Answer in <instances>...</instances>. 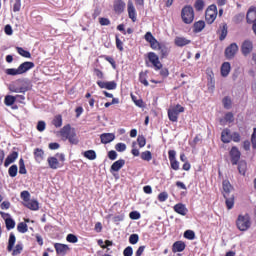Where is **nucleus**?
<instances>
[{
  "label": "nucleus",
  "mask_w": 256,
  "mask_h": 256,
  "mask_svg": "<svg viewBox=\"0 0 256 256\" xmlns=\"http://www.w3.org/2000/svg\"><path fill=\"white\" fill-rule=\"evenodd\" d=\"M60 136L64 141H69L70 145H79V137H77V132L71 127V124L63 126L60 130Z\"/></svg>",
  "instance_id": "obj_1"
},
{
  "label": "nucleus",
  "mask_w": 256,
  "mask_h": 256,
  "mask_svg": "<svg viewBox=\"0 0 256 256\" xmlns=\"http://www.w3.org/2000/svg\"><path fill=\"white\" fill-rule=\"evenodd\" d=\"M35 67V63L26 61L19 65L18 68H8L6 69V75H12L15 77L16 75H23V73H27V71H31Z\"/></svg>",
  "instance_id": "obj_2"
},
{
  "label": "nucleus",
  "mask_w": 256,
  "mask_h": 256,
  "mask_svg": "<svg viewBox=\"0 0 256 256\" xmlns=\"http://www.w3.org/2000/svg\"><path fill=\"white\" fill-rule=\"evenodd\" d=\"M221 141L225 144L231 143V141L241 143V134L239 132L231 133V129L225 128L221 132Z\"/></svg>",
  "instance_id": "obj_3"
},
{
  "label": "nucleus",
  "mask_w": 256,
  "mask_h": 256,
  "mask_svg": "<svg viewBox=\"0 0 256 256\" xmlns=\"http://www.w3.org/2000/svg\"><path fill=\"white\" fill-rule=\"evenodd\" d=\"M181 19L185 25H191L195 21V10L193 6L186 5L181 10Z\"/></svg>",
  "instance_id": "obj_4"
},
{
  "label": "nucleus",
  "mask_w": 256,
  "mask_h": 256,
  "mask_svg": "<svg viewBox=\"0 0 256 256\" xmlns=\"http://www.w3.org/2000/svg\"><path fill=\"white\" fill-rule=\"evenodd\" d=\"M236 227L239 231H249L251 229V216L247 213L238 215Z\"/></svg>",
  "instance_id": "obj_5"
},
{
  "label": "nucleus",
  "mask_w": 256,
  "mask_h": 256,
  "mask_svg": "<svg viewBox=\"0 0 256 256\" xmlns=\"http://www.w3.org/2000/svg\"><path fill=\"white\" fill-rule=\"evenodd\" d=\"M61 163H65V154L63 153H57L56 157L55 156H50L47 159V163L50 167V169H59V167H63V164Z\"/></svg>",
  "instance_id": "obj_6"
},
{
  "label": "nucleus",
  "mask_w": 256,
  "mask_h": 256,
  "mask_svg": "<svg viewBox=\"0 0 256 256\" xmlns=\"http://www.w3.org/2000/svg\"><path fill=\"white\" fill-rule=\"evenodd\" d=\"M184 112L185 108L181 104H177L173 108L168 109V118L172 123H177L179 121V114Z\"/></svg>",
  "instance_id": "obj_7"
},
{
  "label": "nucleus",
  "mask_w": 256,
  "mask_h": 256,
  "mask_svg": "<svg viewBox=\"0 0 256 256\" xmlns=\"http://www.w3.org/2000/svg\"><path fill=\"white\" fill-rule=\"evenodd\" d=\"M205 19L208 25L215 23V19H217V6L215 4L208 6L205 12Z\"/></svg>",
  "instance_id": "obj_8"
},
{
  "label": "nucleus",
  "mask_w": 256,
  "mask_h": 256,
  "mask_svg": "<svg viewBox=\"0 0 256 256\" xmlns=\"http://www.w3.org/2000/svg\"><path fill=\"white\" fill-rule=\"evenodd\" d=\"M147 58L155 71H161V69H163V63H161L159 60V55H157L155 52H148Z\"/></svg>",
  "instance_id": "obj_9"
},
{
  "label": "nucleus",
  "mask_w": 256,
  "mask_h": 256,
  "mask_svg": "<svg viewBox=\"0 0 256 256\" xmlns=\"http://www.w3.org/2000/svg\"><path fill=\"white\" fill-rule=\"evenodd\" d=\"M168 159L170 161L171 169L179 171V161H177V152L175 150L168 151Z\"/></svg>",
  "instance_id": "obj_10"
},
{
  "label": "nucleus",
  "mask_w": 256,
  "mask_h": 256,
  "mask_svg": "<svg viewBox=\"0 0 256 256\" xmlns=\"http://www.w3.org/2000/svg\"><path fill=\"white\" fill-rule=\"evenodd\" d=\"M238 51H239V46L237 45V43H231L225 49V57H226V59H234L235 55H237Z\"/></svg>",
  "instance_id": "obj_11"
},
{
  "label": "nucleus",
  "mask_w": 256,
  "mask_h": 256,
  "mask_svg": "<svg viewBox=\"0 0 256 256\" xmlns=\"http://www.w3.org/2000/svg\"><path fill=\"white\" fill-rule=\"evenodd\" d=\"M232 165H237L241 159V151L237 146H233L229 152Z\"/></svg>",
  "instance_id": "obj_12"
},
{
  "label": "nucleus",
  "mask_w": 256,
  "mask_h": 256,
  "mask_svg": "<svg viewBox=\"0 0 256 256\" xmlns=\"http://www.w3.org/2000/svg\"><path fill=\"white\" fill-rule=\"evenodd\" d=\"M96 83L100 89H107L108 91H113L117 89V82L115 81L105 82V81L98 80Z\"/></svg>",
  "instance_id": "obj_13"
},
{
  "label": "nucleus",
  "mask_w": 256,
  "mask_h": 256,
  "mask_svg": "<svg viewBox=\"0 0 256 256\" xmlns=\"http://www.w3.org/2000/svg\"><path fill=\"white\" fill-rule=\"evenodd\" d=\"M128 17L133 23L137 21V11L135 10V5L133 1L129 0L127 4Z\"/></svg>",
  "instance_id": "obj_14"
},
{
  "label": "nucleus",
  "mask_w": 256,
  "mask_h": 256,
  "mask_svg": "<svg viewBox=\"0 0 256 256\" xmlns=\"http://www.w3.org/2000/svg\"><path fill=\"white\" fill-rule=\"evenodd\" d=\"M252 51H253V42L251 40H245L241 46L242 55H244V57H247V55H250Z\"/></svg>",
  "instance_id": "obj_15"
},
{
  "label": "nucleus",
  "mask_w": 256,
  "mask_h": 256,
  "mask_svg": "<svg viewBox=\"0 0 256 256\" xmlns=\"http://www.w3.org/2000/svg\"><path fill=\"white\" fill-rule=\"evenodd\" d=\"M54 248L56 251V254L59 256H66L67 252L70 251V248L66 244H61V243H55Z\"/></svg>",
  "instance_id": "obj_16"
},
{
  "label": "nucleus",
  "mask_w": 256,
  "mask_h": 256,
  "mask_svg": "<svg viewBox=\"0 0 256 256\" xmlns=\"http://www.w3.org/2000/svg\"><path fill=\"white\" fill-rule=\"evenodd\" d=\"M125 1L123 0H114L113 2V10L116 13V15H121L125 11Z\"/></svg>",
  "instance_id": "obj_17"
},
{
  "label": "nucleus",
  "mask_w": 256,
  "mask_h": 256,
  "mask_svg": "<svg viewBox=\"0 0 256 256\" xmlns=\"http://www.w3.org/2000/svg\"><path fill=\"white\" fill-rule=\"evenodd\" d=\"M222 189L223 197H227L228 195H231V191H233V186L231 185V182H229V180H223Z\"/></svg>",
  "instance_id": "obj_18"
},
{
  "label": "nucleus",
  "mask_w": 256,
  "mask_h": 256,
  "mask_svg": "<svg viewBox=\"0 0 256 256\" xmlns=\"http://www.w3.org/2000/svg\"><path fill=\"white\" fill-rule=\"evenodd\" d=\"M227 33H228L227 23H222L219 26V29L217 30V35H219V39L221 41H225V39L227 38Z\"/></svg>",
  "instance_id": "obj_19"
},
{
  "label": "nucleus",
  "mask_w": 256,
  "mask_h": 256,
  "mask_svg": "<svg viewBox=\"0 0 256 256\" xmlns=\"http://www.w3.org/2000/svg\"><path fill=\"white\" fill-rule=\"evenodd\" d=\"M18 157H19V152L13 151L12 153H10L4 161V167H9L11 163H15Z\"/></svg>",
  "instance_id": "obj_20"
},
{
  "label": "nucleus",
  "mask_w": 256,
  "mask_h": 256,
  "mask_svg": "<svg viewBox=\"0 0 256 256\" xmlns=\"http://www.w3.org/2000/svg\"><path fill=\"white\" fill-rule=\"evenodd\" d=\"M125 167V160L124 159H119L115 161L110 168L111 173L121 171Z\"/></svg>",
  "instance_id": "obj_21"
},
{
  "label": "nucleus",
  "mask_w": 256,
  "mask_h": 256,
  "mask_svg": "<svg viewBox=\"0 0 256 256\" xmlns=\"http://www.w3.org/2000/svg\"><path fill=\"white\" fill-rule=\"evenodd\" d=\"M246 21L247 23H256V8L251 7L249 8L247 15H246Z\"/></svg>",
  "instance_id": "obj_22"
},
{
  "label": "nucleus",
  "mask_w": 256,
  "mask_h": 256,
  "mask_svg": "<svg viewBox=\"0 0 256 256\" xmlns=\"http://www.w3.org/2000/svg\"><path fill=\"white\" fill-rule=\"evenodd\" d=\"M190 43H191V40H189L185 37L177 36L174 39V45H176V47H185L186 45H189Z\"/></svg>",
  "instance_id": "obj_23"
},
{
  "label": "nucleus",
  "mask_w": 256,
  "mask_h": 256,
  "mask_svg": "<svg viewBox=\"0 0 256 256\" xmlns=\"http://www.w3.org/2000/svg\"><path fill=\"white\" fill-rule=\"evenodd\" d=\"M185 247H186L185 242L176 241L172 245V252L173 253H181V252L185 251Z\"/></svg>",
  "instance_id": "obj_24"
},
{
  "label": "nucleus",
  "mask_w": 256,
  "mask_h": 256,
  "mask_svg": "<svg viewBox=\"0 0 256 256\" xmlns=\"http://www.w3.org/2000/svg\"><path fill=\"white\" fill-rule=\"evenodd\" d=\"M9 90L11 93H27L29 91V83L25 82L22 87L10 86Z\"/></svg>",
  "instance_id": "obj_25"
},
{
  "label": "nucleus",
  "mask_w": 256,
  "mask_h": 256,
  "mask_svg": "<svg viewBox=\"0 0 256 256\" xmlns=\"http://www.w3.org/2000/svg\"><path fill=\"white\" fill-rule=\"evenodd\" d=\"M173 209H174L175 213H178V215H182V216L187 215V213L189 211L187 209V207H185V204H183V203H178V204L174 205Z\"/></svg>",
  "instance_id": "obj_26"
},
{
  "label": "nucleus",
  "mask_w": 256,
  "mask_h": 256,
  "mask_svg": "<svg viewBox=\"0 0 256 256\" xmlns=\"http://www.w3.org/2000/svg\"><path fill=\"white\" fill-rule=\"evenodd\" d=\"M224 199H225V205L228 211H231V209L235 207V195L229 194L227 197H224Z\"/></svg>",
  "instance_id": "obj_27"
},
{
  "label": "nucleus",
  "mask_w": 256,
  "mask_h": 256,
  "mask_svg": "<svg viewBox=\"0 0 256 256\" xmlns=\"http://www.w3.org/2000/svg\"><path fill=\"white\" fill-rule=\"evenodd\" d=\"M101 143L107 145V143H111V141L115 140V134L113 133H104L100 136Z\"/></svg>",
  "instance_id": "obj_28"
},
{
  "label": "nucleus",
  "mask_w": 256,
  "mask_h": 256,
  "mask_svg": "<svg viewBox=\"0 0 256 256\" xmlns=\"http://www.w3.org/2000/svg\"><path fill=\"white\" fill-rule=\"evenodd\" d=\"M45 157V151L41 148L34 149V159L37 163H41Z\"/></svg>",
  "instance_id": "obj_29"
},
{
  "label": "nucleus",
  "mask_w": 256,
  "mask_h": 256,
  "mask_svg": "<svg viewBox=\"0 0 256 256\" xmlns=\"http://www.w3.org/2000/svg\"><path fill=\"white\" fill-rule=\"evenodd\" d=\"M24 207L30 209V211H39V202L37 200H30L27 203H24Z\"/></svg>",
  "instance_id": "obj_30"
},
{
  "label": "nucleus",
  "mask_w": 256,
  "mask_h": 256,
  "mask_svg": "<svg viewBox=\"0 0 256 256\" xmlns=\"http://www.w3.org/2000/svg\"><path fill=\"white\" fill-rule=\"evenodd\" d=\"M231 73V63L224 62L221 66V75L222 77H227Z\"/></svg>",
  "instance_id": "obj_31"
},
{
  "label": "nucleus",
  "mask_w": 256,
  "mask_h": 256,
  "mask_svg": "<svg viewBox=\"0 0 256 256\" xmlns=\"http://www.w3.org/2000/svg\"><path fill=\"white\" fill-rule=\"evenodd\" d=\"M158 51H160V59H167V57H169V48L167 47V45L162 44Z\"/></svg>",
  "instance_id": "obj_32"
},
{
  "label": "nucleus",
  "mask_w": 256,
  "mask_h": 256,
  "mask_svg": "<svg viewBox=\"0 0 256 256\" xmlns=\"http://www.w3.org/2000/svg\"><path fill=\"white\" fill-rule=\"evenodd\" d=\"M194 33H201L205 29V21L199 20L193 25Z\"/></svg>",
  "instance_id": "obj_33"
},
{
  "label": "nucleus",
  "mask_w": 256,
  "mask_h": 256,
  "mask_svg": "<svg viewBox=\"0 0 256 256\" xmlns=\"http://www.w3.org/2000/svg\"><path fill=\"white\" fill-rule=\"evenodd\" d=\"M237 165H238V171H239L240 175H243V177H245V175L247 173V161L242 160V161L238 162Z\"/></svg>",
  "instance_id": "obj_34"
},
{
  "label": "nucleus",
  "mask_w": 256,
  "mask_h": 256,
  "mask_svg": "<svg viewBox=\"0 0 256 256\" xmlns=\"http://www.w3.org/2000/svg\"><path fill=\"white\" fill-rule=\"evenodd\" d=\"M17 241V238L15 237V234L10 233L9 240H8V246L7 251L11 253L13 251V247H15V242Z\"/></svg>",
  "instance_id": "obj_35"
},
{
  "label": "nucleus",
  "mask_w": 256,
  "mask_h": 256,
  "mask_svg": "<svg viewBox=\"0 0 256 256\" xmlns=\"http://www.w3.org/2000/svg\"><path fill=\"white\" fill-rule=\"evenodd\" d=\"M83 155L86 159H89V161H95V159H97V153L95 150L85 151Z\"/></svg>",
  "instance_id": "obj_36"
},
{
  "label": "nucleus",
  "mask_w": 256,
  "mask_h": 256,
  "mask_svg": "<svg viewBox=\"0 0 256 256\" xmlns=\"http://www.w3.org/2000/svg\"><path fill=\"white\" fill-rule=\"evenodd\" d=\"M52 125L56 128L61 127L63 125V116L61 114L56 115L52 120Z\"/></svg>",
  "instance_id": "obj_37"
},
{
  "label": "nucleus",
  "mask_w": 256,
  "mask_h": 256,
  "mask_svg": "<svg viewBox=\"0 0 256 256\" xmlns=\"http://www.w3.org/2000/svg\"><path fill=\"white\" fill-rule=\"evenodd\" d=\"M15 101H17V97L12 95H7L4 98V103L7 107H11V105H14Z\"/></svg>",
  "instance_id": "obj_38"
},
{
  "label": "nucleus",
  "mask_w": 256,
  "mask_h": 256,
  "mask_svg": "<svg viewBox=\"0 0 256 256\" xmlns=\"http://www.w3.org/2000/svg\"><path fill=\"white\" fill-rule=\"evenodd\" d=\"M16 51L21 57H25L26 59H31V52L27 51L21 47H16Z\"/></svg>",
  "instance_id": "obj_39"
},
{
  "label": "nucleus",
  "mask_w": 256,
  "mask_h": 256,
  "mask_svg": "<svg viewBox=\"0 0 256 256\" xmlns=\"http://www.w3.org/2000/svg\"><path fill=\"white\" fill-rule=\"evenodd\" d=\"M140 158L142 159V161L149 162L151 161V159H153V154L151 153V151L146 150L140 154Z\"/></svg>",
  "instance_id": "obj_40"
},
{
  "label": "nucleus",
  "mask_w": 256,
  "mask_h": 256,
  "mask_svg": "<svg viewBox=\"0 0 256 256\" xmlns=\"http://www.w3.org/2000/svg\"><path fill=\"white\" fill-rule=\"evenodd\" d=\"M139 81L144 85V87H149V81H147V72L139 73Z\"/></svg>",
  "instance_id": "obj_41"
},
{
  "label": "nucleus",
  "mask_w": 256,
  "mask_h": 256,
  "mask_svg": "<svg viewBox=\"0 0 256 256\" xmlns=\"http://www.w3.org/2000/svg\"><path fill=\"white\" fill-rule=\"evenodd\" d=\"M194 9L196 11H203L205 9V1L204 0H196L194 3Z\"/></svg>",
  "instance_id": "obj_42"
},
{
  "label": "nucleus",
  "mask_w": 256,
  "mask_h": 256,
  "mask_svg": "<svg viewBox=\"0 0 256 256\" xmlns=\"http://www.w3.org/2000/svg\"><path fill=\"white\" fill-rule=\"evenodd\" d=\"M17 231L19 233H27V231H29V226H27V223H25V222H20L17 225Z\"/></svg>",
  "instance_id": "obj_43"
},
{
  "label": "nucleus",
  "mask_w": 256,
  "mask_h": 256,
  "mask_svg": "<svg viewBox=\"0 0 256 256\" xmlns=\"http://www.w3.org/2000/svg\"><path fill=\"white\" fill-rule=\"evenodd\" d=\"M19 173L20 175H27V168H25V160L23 158L19 160Z\"/></svg>",
  "instance_id": "obj_44"
},
{
  "label": "nucleus",
  "mask_w": 256,
  "mask_h": 256,
  "mask_svg": "<svg viewBox=\"0 0 256 256\" xmlns=\"http://www.w3.org/2000/svg\"><path fill=\"white\" fill-rule=\"evenodd\" d=\"M5 225L6 229L11 231V229H15V220H13V218L6 219Z\"/></svg>",
  "instance_id": "obj_45"
},
{
  "label": "nucleus",
  "mask_w": 256,
  "mask_h": 256,
  "mask_svg": "<svg viewBox=\"0 0 256 256\" xmlns=\"http://www.w3.org/2000/svg\"><path fill=\"white\" fill-rule=\"evenodd\" d=\"M20 197L24 201V203H27L31 199V194L29 193V191L24 190L21 192Z\"/></svg>",
  "instance_id": "obj_46"
},
{
  "label": "nucleus",
  "mask_w": 256,
  "mask_h": 256,
  "mask_svg": "<svg viewBox=\"0 0 256 256\" xmlns=\"http://www.w3.org/2000/svg\"><path fill=\"white\" fill-rule=\"evenodd\" d=\"M222 103L224 105V109H230L231 105H233V102L229 96L224 97Z\"/></svg>",
  "instance_id": "obj_47"
},
{
  "label": "nucleus",
  "mask_w": 256,
  "mask_h": 256,
  "mask_svg": "<svg viewBox=\"0 0 256 256\" xmlns=\"http://www.w3.org/2000/svg\"><path fill=\"white\" fill-rule=\"evenodd\" d=\"M23 251V244H17L14 249H12V255L17 256L21 255V252Z\"/></svg>",
  "instance_id": "obj_48"
},
{
  "label": "nucleus",
  "mask_w": 256,
  "mask_h": 256,
  "mask_svg": "<svg viewBox=\"0 0 256 256\" xmlns=\"http://www.w3.org/2000/svg\"><path fill=\"white\" fill-rule=\"evenodd\" d=\"M137 143H138L140 149H143V147H145V145H147V139H145V136L139 135L137 138Z\"/></svg>",
  "instance_id": "obj_49"
},
{
  "label": "nucleus",
  "mask_w": 256,
  "mask_h": 256,
  "mask_svg": "<svg viewBox=\"0 0 256 256\" xmlns=\"http://www.w3.org/2000/svg\"><path fill=\"white\" fill-rule=\"evenodd\" d=\"M103 59H105V61H107L108 63H110V65L114 68V69H117V63L115 62V59H113V57L111 56H107V55H104L102 56Z\"/></svg>",
  "instance_id": "obj_50"
},
{
  "label": "nucleus",
  "mask_w": 256,
  "mask_h": 256,
  "mask_svg": "<svg viewBox=\"0 0 256 256\" xmlns=\"http://www.w3.org/2000/svg\"><path fill=\"white\" fill-rule=\"evenodd\" d=\"M17 171H19V169L17 168V165L14 164L8 169V175L17 177Z\"/></svg>",
  "instance_id": "obj_51"
},
{
  "label": "nucleus",
  "mask_w": 256,
  "mask_h": 256,
  "mask_svg": "<svg viewBox=\"0 0 256 256\" xmlns=\"http://www.w3.org/2000/svg\"><path fill=\"white\" fill-rule=\"evenodd\" d=\"M184 237L185 239H189V241H193V239H195V232L193 230H186Z\"/></svg>",
  "instance_id": "obj_52"
},
{
  "label": "nucleus",
  "mask_w": 256,
  "mask_h": 256,
  "mask_svg": "<svg viewBox=\"0 0 256 256\" xmlns=\"http://www.w3.org/2000/svg\"><path fill=\"white\" fill-rule=\"evenodd\" d=\"M129 243L131 245H137L139 243V235L138 234H132L129 237Z\"/></svg>",
  "instance_id": "obj_53"
},
{
  "label": "nucleus",
  "mask_w": 256,
  "mask_h": 256,
  "mask_svg": "<svg viewBox=\"0 0 256 256\" xmlns=\"http://www.w3.org/2000/svg\"><path fill=\"white\" fill-rule=\"evenodd\" d=\"M167 199H169V194L167 192H161L158 195V201H160V203H165Z\"/></svg>",
  "instance_id": "obj_54"
},
{
  "label": "nucleus",
  "mask_w": 256,
  "mask_h": 256,
  "mask_svg": "<svg viewBox=\"0 0 256 256\" xmlns=\"http://www.w3.org/2000/svg\"><path fill=\"white\" fill-rule=\"evenodd\" d=\"M115 149H116V151H118L119 153H123V151H126V149H127V145H125V143H117L116 145H115Z\"/></svg>",
  "instance_id": "obj_55"
},
{
  "label": "nucleus",
  "mask_w": 256,
  "mask_h": 256,
  "mask_svg": "<svg viewBox=\"0 0 256 256\" xmlns=\"http://www.w3.org/2000/svg\"><path fill=\"white\" fill-rule=\"evenodd\" d=\"M144 39L145 41H147V43L151 44L156 38L151 32H146V34L144 35Z\"/></svg>",
  "instance_id": "obj_56"
},
{
  "label": "nucleus",
  "mask_w": 256,
  "mask_h": 256,
  "mask_svg": "<svg viewBox=\"0 0 256 256\" xmlns=\"http://www.w3.org/2000/svg\"><path fill=\"white\" fill-rule=\"evenodd\" d=\"M115 41H116V48L118 49V51H123V41H121V39L119 38V35L115 36Z\"/></svg>",
  "instance_id": "obj_57"
},
{
  "label": "nucleus",
  "mask_w": 256,
  "mask_h": 256,
  "mask_svg": "<svg viewBox=\"0 0 256 256\" xmlns=\"http://www.w3.org/2000/svg\"><path fill=\"white\" fill-rule=\"evenodd\" d=\"M163 44L159 43V41H157V39H155L154 41H152L150 43V47L151 49H153L154 51H158V49L162 46Z\"/></svg>",
  "instance_id": "obj_58"
},
{
  "label": "nucleus",
  "mask_w": 256,
  "mask_h": 256,
  "mask_svg": "<svg viewBox=\"0 0 256 256\" xmlns=\"http://www.w3.org/2000/svg\"><path fill=\"white\" fill-rule=\"evenodd\" d=\"M129 217L130 219L137 221V219H141V213H139L138 211H132L129 213Z\"/></svg>",
  "instance_id": "obj_59"
},
{
  "label": "nucleus",
  "mask_w": 256,
  "mask_h": 256,
  "mask_svg": "<svg viewBox=\"0 0 256 256\" xmlns=\"http://www.w3.org/2000/svg\"><path fill=\"white\" fill-rule=\"evenodd\" d=\"M13 11L14 13H19V11H21V0H15L13 4Z\"/></svg>",
  "instance_id": "obj_60"
},
{
  "label": "nucleus",
  "mask_w": 256,
  "mask_h": 256,
  "mask_svg": "<svg viewBox=\"0 0 256 256\" xmlns=\"http://www.w3.org/2000/svg\"><path fill=\"white\" fill-rule=\"evenodd\" d=\"M66 241H68V243H77V241H79V238H77L74 234H68L66 237Z\"/></svg>",
  "instance_id": "obj_61"
},
{
  "label": "nucleus",
  "mask_w": 256,
  "mask_h": 256,
  "mask_svg": "<svg viewBox=\"0 0 256 256\" xmlns=\"http://www.w3.org/2000/svg\"><path fill=\"white\" fill-rule=\"evenodd\" d=\"M99 23L102 26H108V25H111V20H109V18L100 17L99 18Z\"/></svg>",
  "instance_id": "obj_62"
},
{
  "label": "nucleus",
  "mask_w": 256,
  "mask_h": 256,
  "mask_svg": "<svg viewBox=\"0 0 256 256\" xmlns=\"http://www.w3.org/2000/svg\"><path fill=\"white\" fill-rule=\"evenodd\" d=\"M251 143H252V148L255 150L256 149V128H253V133L251 135Z\"/></svg>",
  "instance_id": "obj_63"
},
{
  "label": "nucleus",
  "mask_w": 256,
  "mask_h": 256,
  "mask_svg": "<svg viewBox=\"0 0 256 256\" xmlns=\"http://www.w3.org/2000/svg\"><path fill=\"white\" fill-rule=\"evenodd\" d=\"M124 256H133V247L127 246L123 251Z\"/></svg>",
  "instance_id": "obj_64"
}]
</instances>
